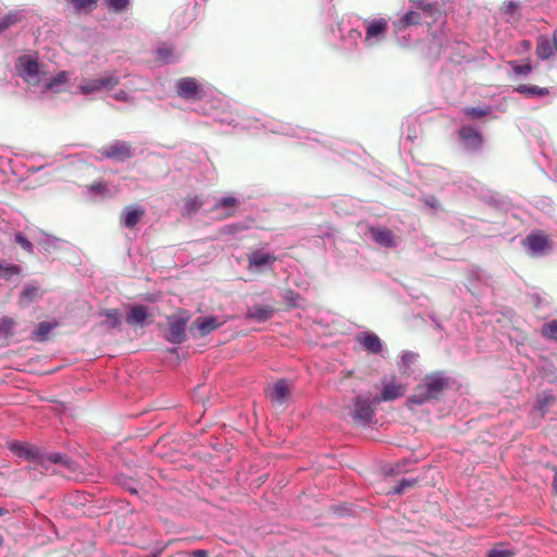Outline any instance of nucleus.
Here are the masks:
<instances>
[{"instance_id":"29","label":"nucleus","mask_w":557,"mask_h":557,"mask_svg":"<svg viewBox=\"0 0 557 557\" xmlns=\"http://www.w3.org/2000/svg\"><path fill=\"white\" fill-rule=\"evenodd\" d=\"M463 112L467 116H469L471 119H480V117L488 115L491 113V108L490 107H484V108L466 107L463 109Z\"/></svg>"},{"instance_id":"7","label":"nucleus","mask_w":557,"mask_h":557,"mask_svg":"<svg viewBox=\"0 0 557 557\" xmlns=\"http://www.w3.org/2000/svg\"><path fill=\"white\" fill-rule=\"evenodd\" d=\"M188 317L171 315L168 318L169 333L166 339L172 344H182L186 339Z\"/></svg>"},{"instance_id":"18","label":"nucleus","mask_w":557,"mask_h":557,"mask_svg":"<svg viewBox=\"0 0 557 557\" xmlns=\"http://www.w3.org/2000/svg\"><path fill=\"white\" fill-rule=\"evenodd\" d=\"M372 239L380 246L386 248L396 247L395 236L392 230L387 227H370Z\"/></svg>"},{"instance_id":"45","label":"nucleus","mask_w":557,"mask_h":557,"mask_svg":"<svg viewBox=\"0 0 557 557\" xmlns=\"http://www.w3.org/2000/svg\"><path fill=\"white\" fill-rule=\"evenodd\" d=\"M547 468L552 469L555 472L554 479L552 482V490H553L554 494L557 495V467L547 465Z\"/></svg>"},{"instance_id":"27","label":"nucleus","mask_w":557,"mask_h":557,"mask_svg":"<svg viewBox=\"0 0 557 557\" xmlns=\"http://www.w3.org/2000/svg\"><path fill=\"white\" fill-rule=\"evenodd\" d=\"M516 90L525 96L545 97L549 94V89L546 87H539L535 85H519Z\"/></svg>"},{"instance_id":"30","label":"nucleus","mask_w":557,"mask_h":557,"mask_svg":"<svg viewBox=\"0 0 557 557\" xmlns=\"http://www.w3.org/2000/svg\"><path fill=\"white\" fill-rule=\"evenodd\" d=\"M21 269L16 264H1L0 263V278L10 280L11 277L18 275Z\"/></svg>"},{"instance_id":"13","label":"nucleus","mask_w":557,"mask_h":557,"mask_svg":"<svg viewBox=\"0 0 557 557\" xmlns=\"http://www.w3.org/2000/svg\"><path fill=\"white\" fill-rule=\"evenodd\" d=\"M145 209L139 205L127 206L121 214V222L127 228H134L145 216Z\"/></svg>"},{"instance_id":"10","label":"nucleus","mask_w":557,"mask_h":557,"mask_svg":"<svg viewBox=\"0 0 557 557\" xmlns=\"http://www.w3.org/2000/svg\"><path fill=\"white\" fill-rule=\"evenodd\" d=\"M388 30L387 20L380 17L366 21V38L364 40L372 44V40L381 41Z\"/></svg>"},{"instance_id":"34","label":"nucleus","mask_w":557,"mask_h":557,"mask_svg":"<svg viewBox=\"0 0 557 557\" xmlns=\"http://www.w3.org/2000/svg\"><path fill=\"white\" fill-rule=\"evenodd\" d=\"M15 321L12 318L3 317L0 319V335L9 336L13 334Z\"/></svg>"},{"instance_id":"19","label":"nucleus","mask_w":557,"mask_h":557,"mask_svg":"<svg viewBox=\"0 0 557 557\" xmlns=\"http://www.w3.org/2000/svg\"><path fill=\"white\" fill-rule=\"evenodd\" d=\"M557 52V39L547 36H540L536 44V55L539 59L547 60Z\"/></svg>"},{"instance_id":"46","label":"nucleus","mask_w":557,"mask_h":557,"mask_svg":"<svg viewBox=\"0 0 557 557\" xmlns=\"http://www.w3.org/2000/svg\"><path fill=\"white\" fill-rule=\"evenodd\" d=\"M172 54L170 49H158V55L162 59H165Z\"/></svg>"},{"instance_id":"44","label":"nucleus","mask_w":557,"mask_h":557,"mask_svg":"<svg viewBox=\"0 0 557 557\" xmlns=\"http://www.w3.org/2000/svg\"><path fill=\"white\" fill-rule=\"evenodd\" d=\"M90 189L96 193H104L107 190V186L102 182L92 183L90 185Z\"/></svg>"},{"instance_id":"39","label":"nucleus","mask_w":557,"mask_h":557,"mask_svg":"<svg viewBox=\"0 0 557 557\" xmlns=\"http://www.w3.org/2000/svg\"><path fill=\"white\" fill-rule=\"evenodd\" d=\"M519 7V2L517 0H505L502 7V11L505 14H512Z\"/></svg>"},{"instance_id":"36","label":"nucleus","mask_w":557,"mask_h":557,"mask_svg":"<svg viewBox=\"0 0 557 557\" xmlns=\"http://www.w3.org/2000/svg\"><path fill=\"white\" fill-rule=\"evenodd\" d=\"M418 483L417 479H403L398 484L393 487L394 494H401L406 490L412 488Z\"/></svg>"},{"instance_id":"26","label":"nucleus","mask_w":557,"mask_h":557,"mask_svg":"<svg viewBox=\"0 0 557 557\" xmlns=\"http://www.w3.org/2000/svg\"><path fill=\"white\" fill-rule=\"evenodd\" d=\"M59 325L58 322H40L34 332V337L38 342H46L49 333Z\"/></svg>"},{"instance_id":"25","label":"nucleus","mask_w":557,"mask_h":557,"mask_svg":"<svg viewBox=\"0 0 557 557\" xmlns=\"http://www.w3.org/2000/svg\"><path fill=\"white\" fill-rule=\"evenodd\" d=\"M64 1L73 7L74 12L76 14L91 13L96 9V7L99 2V0H64Z\"/></svg>"},{"instance_id":"40","label":"nucleus","mask_w":557,"mask_h":557,"mask_svg":"<svg viewBox=\"0 0 557 557\" xmlns=\"http://www.w3.org/2000/svg\"><path fill=\"white\" fill-rule=\"evenodd\" d=\"M512 70L517 75H528L529 73L532 72V66L530 63L516 64L512 66Z\"/></svg>"},{"instance_id":"8","label":"nucleus","mask_w":557,"mask_h":557,"mask_svg":"<svg viewBox=\"0 0 557 557\" xmlns=\"http://www.w3.org/2000/svg\"><path fill=\"white\" fill-rule=\"evenodd\" d=\"M120 84V78L114 75L83 82L78 89L83 95H90L101 89H113Z\"/></svg>"},{"instance_id":"9","label":"nucleus","mask_w":557,"mask_h":557,"mask_svg":"<svg viewBox=\"0 0 557 557\" xmlns=\"http://www.w3.org/2000/svg\"><path fill=\"white\" fill-rule=\"evenodd\" d=\"M292 387L286 380L276 381L272 387L267 389L270 400L280 407H285L290 398Z\"/></svg>"},{"instance_id":"14","label":"nucleus","mask_w":557,"mask_h":557,"mask_svg":"<svg viewBox=\"0 0 557 557\" xmlns=\"http://www.w3.org/2000/svg\"><path fill=\"white\" fill-rule=\"evenodd\" d=\"M458 135L468 149L479 150L483 145V137L481 133L472 126H462L459 129Z\"/></svg>"},{"instance_id":"33","label":"nucleus","mask_w":557,"mask_h":557,"mask_svg":"<svg viewBox=\"0 0 557 557\" xmlns=\"http://www.w3.org/2000/svg\"><path fill=\"white\" fill-rule=\"evenodd\" d=\"M541 334L549 339L557 341V320H552L542 326Z\"/></svg>"},{"instance_id":"24","label":"nucleus","mask_w":557,"mask_h":557,"mask_svg":"<svg viewBox=\"0 0 557 557\" xmlns=\"http://www.w3.org/2000/svg\"><path fill=\"white\" fill-rule=\"evenodd\" d=\"M203 206V200L199 196L187 197L183 200L181 213L183 216H191Z\"/></svg>"},{"instance_id":"12","label":"nucleus","mask_w":557,"mask_h":557,"mask_svg":"<svg viewBox=\"0 0 557 557\" xmlns=\"http://www.w3.org/2000/svg\"><path fill=\"white\" fill-rule=\"evenodd\" d=\"M240 202L235 197H224L220 199L212 208L211 212H216L218 220H224L231 218L235 214L236 209L239 207Z\"/></svg>"},{"instance_id":"20","label":"nucleus","mask_w":557,"mask_h":557,"mask_svg":"<svg viewBox=\"0 0 557 557\" xmlns=\"http://www.w3.org/2000/svg\"><path fill=\"white\" fill-rule=\"evenodd\" d=\"M275 310L272 306L269 305H255L248 309L246 313V319L255 320L258 322H264L270 320Z\"/></svg>"},{"instance_id":"38","label":"nucleus","mask_w":557,"mask_h":557,"mask_svg":"<svg viewBox=\"0 0 557 557\" xmlns=\"http://www.w3.org/2000/svg\"><path fill=\"white\" fill-rule=\"evenodd\" d=\"M15 242L27 252H33V244L22 233L15 234Z\"/></svg>"},{"instance_id":"6","label":"nucleus","mask_w":557,"mask_h":557,"mask_svg":"<svg viewBox=\"0 0 557 557\" xmlns=\"http://www.w3.org/2000/svg\"><path fill=\"white\" fill-rule=\"evenodd\" d=\"M523 243L533 256H542L552 248L549 238L543 231L531 232Z\"/></svg>"},{"instance_id":"31","label":"nucleus","mask_w":557,"mask_h":557,"mask_svg":"<svg viewBox=\"0 0 557 557\" xmlns=\"http://www.w3.org/2000/svg\"><path fill=\"white\" fill-rule=\"evenodd\" d=\"M67 78H69L67 72L62 71V72L58 73L54 77L50 78L45 84V89L50 90L59 85H63L66 83Z\"/></svg>"},{"instance_id":"42","label":"nucleus","mask_w":557,"mask_h":557,"mask_svg":"<svg viewBox=\"0 0 557 557\" xmlns=\"http://www.w3.org/2000/svg\"><path fill=\"white\" fill-rule=\"evenodd\" d=\"M422 200L426 206H429L431 208H437L440 206V201L435 196H428V197L423 198Z\"/></svg>"},{"instance_id":"4","label":"nucleus","mask_w":557,"mask_h":557,"mask_svg":"<svg viewBox=\"0 0 557 557\" xmlns=\"http://www.w3.org/2000/svg\"><path fill=\"white\" fill-rule=\"evenodd\" d=\"M16 67L23 79L30 85L39 84L40 64L33 57L25 54L18 58Z\"/></svg>"},{"instance_id":"47","label":"nucleus","mask_w":557,"mask_h":557,"mask_svg":"<svg viewBox=\"0 0 557 557\" xmlns=\"http://www.w3.org/2000/svg\"><path fill=\"white\" fill-rule=\"evenodd\" d=\"M194 557H208V552L203 549H197L194 552Z\"/></svg>"},{"instance_id":"23","label":"nucleus","mask_w":557,"mask_h":557,"mask_svg":"<svg viewBox=\"0 0 557 557\" xmlns=\"http://www.w3.org/2000/svg\"><path fill=\"white\" fill-rule=\"evenodd\" d=\"M25 18L23 10H12L0 17V34Z\"/></svg>"},{"instance_id":"49","label":"nucleus","mask_w":557,"mask_h":557,"mask_svg":"<svg viewBox=\"0 0 557 557\" xmlns=\"http://www.w3.org/2000/svg\"><path fill=\"white\" fill-rule=\"evenodd\" d=\"M129 491H131L132 493H134V494H136V493H137V491H136L135 488H129Z\"/></svg>"},{"instance_id":"16","label":"nucleus","mask_w":557,"mask_h":557,"mask_svg":"<svg viewBox=\"0 0 557 557\" xmlns=\"http://www.w3.org/2000/svg\"><path fill=\"white\" fill-rule=\"evenodd\" d=\"M247 260L248 269L251 270L273 264L276 261V257L273 253L258 249L248 253Z\"/></svg>"},{"instance_id":"22","label":"nucleus","mask_w":557,"mask_h":557,"mask_svg":"<svg viewBox=\"0 0 557 557\" xmlns=\"http://www.w3.org/2000/svg\"><path fill=\"white\" fill-rule=\"evenodd\" d=\"M148 307L144 305H136L131 308L129 313L126 317V323L129 325H141L148 318Z\"/></svg>"},{"instance_id":"11","label":"nucleus","mask_w":557,"mask_h":557,"mask_svg":"<svg viewBox=\"0 0 557 557\" xmlns=\"http://www.w3.org/2000/svg\"><path fill=\"white\" fill-rule=\"evenodd\" d=\"M374 414V409L372 407L370 397H356L355 400V410H354V420L356 422L368 423L372 420Z\"/></svg>"},{"instance_id":"21","label":"nucleus","mask_w":557,"mask_h":557,"mask_svg":"<svg viewBox=\"0 0 557 557\" xmlns=\"http://www.w3.org/2000/svg\"><path fill=\"white\" fill-rule=\"evenodd\" d=\"M359 344L371 354H380L382 351V342L380 337L374 334H360L358 336Z\"/></svg>"},{"instance_id":"1","label":"nucleus","mask_w":557,"mask_h":557,"mask_svg":"<svg viewBox=\"0 0 557 557\" xmlns=\"http://www.w3.org/2000/svg\"><path fill=\"white\" fill-rule=\"evenodd\" d=\"M9 449L17 457L24 458L32 463L29 470L46 473L69 474L76 472V463L66 455L60 453H48L44 448L27 442H12Z\"/></svg>"},{"instance_id":"41","label":"nucleus","mask_w":557,"mask_h":557,"mask_svg":"<svg viewBox=\"0 0 557 557\" xmlns=\"http://www.w3.org/2000/svg\"><path fill=\"white\" fill-rule=\"evenodd\" d=\"M513 553L509 549L494 548L488 553V557H512Z\"/></svg>"},{"instance_id":"3","label":"nucleus","mask_w":557,"mask_h":557,"mask_svg":"<svg viewBox=\"0 0 557 557\" xmlns=\"http://www.w3.org/2000/svg\"><path fill=\"white\" fill-rule=\"evenodd\" d=\"M176 94L185 100H201L205 97L202 85L194 77L180 78L176 84Z\"/></svg>"},{"instance_id":"17","label":"nucleus","mask_w":557,"mask_h":557,"mask_svg":"<svg viewBox=\"0 0 557 557\" xmlns=\"http://www.w3.org/2000/svg\"><path fill=\"white\" fill-rule=\"evenodd\" d=\"M221 323L218 321L215 317L209 315L205 318H197L190 325L189 331L194 333V331H198L200 336H206L210 334L212 331L216 330Z\"/></svg>"},{"instance_id":"35","label":"nucleus","mask_w":557,"mask_h":557,"mask_svg":"<svg viewBox=\"0 0 557 557\" xmlns=\"http://www.w3.org/2000/svg\"><path fill=\"white\" fill-rule=\"evenodd\" d=\"M39 295V290L37 287L34 286H27L23 289L21 294V301L25 304H29L33 300H35Z\"/></svg>"},{"instance_id":"32","label":"nucleus","mask_w":557,"mask_h":557,"mask_svg":"<svg viewBox=\"0 0 557 557\" xmlns=\"http://www.w3.org/2000/svg\"><path fill=\"white\" fill-rule=\"evenodd\" d=\"M107 9L110 12L120 13L129 5V0H106Z\"/></svg>"},{"instance_id":"37","label":"nucleus","mask_w":557,"mask_h":557,"mask_svg":"<svg viewBox=\"0 0 557 557\" xmlns=\"http://www.w3.org/2000/svg\"><path fill=\"white\" fill-rule=\"evenodd\" d=\"M103 314L108 319V322L111 327L120 326L121 320H120V312L117 309L106 310Z\"/></svg>"},{"instance_id":"5","label":"nucleus","mask_w":557,"mask_h":557,"mask_svg":"<svg viewBox=\"0 0 557 557\" xmlns=\"http://www.w3.org/2000/svg\"><path fill=\"white\" fill-rule=\"evenodd\" d=\"M102 158L124 162L134 156V148L127 141L115 140L100 150Z\"/></svg>"},{"instance_id":"50","label":"nucleus","mask_w":557,"mask_h":557,"mask_svg":"<svg viewBox=\"0 0 557 557\" xmlns=\"http://www.w3.org/2000/svg\"><path fill=\"white\" fill-rule=\"evenodd\" d=\"M530 46V42L529 41H524V47H529Z\"/></svg>"},{"instance_id":"15","label":"nucleus","mask_w":557,"mask_h":557,"mask_svg":"<svg viewBox=\"0 0 557 557\" xmlns=\"http://www.w3.org/2000/svg\"><path fill=\"white\" fill-rule=\"evenodd\" d=\"M406 386L394 382L384 383L382 393L379 397H375L372 403L380 404L381 401H393L404 396Z\"/></svg>"},{"instance_id":"28","label":"nucleus","mask_w":557,"mask_h":557,"mask_svg":"<svg viewBox=\"0 0 557 557\" xmlns=\"http://www.w3.org/2000/svg\"><path fill=\"white\" fill-rule=\"evenodd\" d=\"M421 23V15L416 11H408L403 15L398 22V28H406L412 25H419Z\"/></svg>"},{"instance_id":"2","label":"nucleus","mask_w":557,"mask_h":557,"mask_svg":"<svg viewBox=\"0 0 557 557\" xmlns=\"http://www.w3.org/2000/svg\"><path fill=\"white\" fill-rule=\"evenodd\" d=\"M449 386V379L442 371H434L426 374L420 384L414 388L409 397V403L423 405L425 403L437 400L442 397L445 389Z\"/></svg>"},{"instance_id":"43","label":"nucleus","mask_w":557,"mask_h":557,"mask_svg":"<svg viewBox=\"0 0 557 557\" xmlns=\"http://www.w3.org/2000/svg\"><path fill=\"white\" fill-rule=\"evenodd\" d=\"M113 98L116 100V101H124V102H127L129 101V96L126 91L124 90H119L117 92H115L113 95Z\"/></svg>"},{"instance_id":"48","label":"nucleus","mask_w":557,"mask_h":557,"mask_svg":"<svg viewBox=\"0 0 557 557\" xmlns=\"http://www.w3.org/2000/svg\"><path fill=\"white\" fill-rule=\"evenodd\" d=\"M4 513V509L0 507V516Z\"/></svg>"}]
</instances>
